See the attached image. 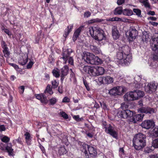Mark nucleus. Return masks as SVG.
I'll return each instance as SVG.
<instances>
[{
  "label": "nucleus",
  "instance_id": "13d9d810",
  "mask_svg": "<svg viewBox=\"0 0 158 158\" xmlns=\"http://www.w3.org/2000/svg\"><path fill=\"white\" fill-rule=\"evenodd\" d=\"M125 2V0H117V4L118 5H120L124 3Z\"/></svg>",
  "mask_w": 158,
  "mask_h": 158
},
{
  "label": "nucleus",
  "instance_id": "6e6552de",
  "mask_svg": "<svg viewBox=\"0 0 158 158\" xmlns=\"http://www.w3.org/2000/svg\"><path fill=\"white\" fill-rule=\"evenodd\" d=\"M124 92L122 86L114 87L109 90V94L111 96H116L121 95Z\"/></svg>",
  "mask_w": 158,
  "mask_h": 158
},
{
  "label": "nucleus",
  "instance_id": "c9c22d12",
  "mask_svg": "<svg viewBox=\"0 0 158 158\" xmlns=\"http://www.w3.org/2000/svg\"><path fill=\"white\" fill-rule=\"evenodd\" d=\"M58 70H53L52 71L53 76L56 78L59 77L60 75L59 73V72Z\"/></svg>",
  "mask_w": 158,
  "mask_h": 158
},
{
  "label": "nucleus",
  "instance_id": "49530a36",
  "mask_svg": "<svg viewBox=\"0 0 158 158\" xmlns=\"http://www.w3.org/2000/svg\"><path fill=\"white\" fill-rule=\"evenodd\" d=\"M34 62L30 60V61L28 63L27 65V68L28 69H31Z\"/></svg>",
  "mask_w": 158,
  "mask_h": 158
},
{
  "label": "nucleus",
  "instance_id": "864d4df0",
  "mask_svg": "<svg viewBox=\"0 0 158 158\" xmlns=\"http://www.w3.org/2000/svg\"><path fill=\"white\" fill-rule=\"evenodd\" d=\"M68 63L71 65H73V59L72 57H70L69 59Z\"/></svg>",
  "mask_w": 158,
  "mask_h": 158
},
{
  "label": "nucleus",
  "instance_id": "4468645a",
  "mask_svg": "<svg viewBox=\"0 0 158 158\" xmlns=\"http://www.w3.org/2000/svg\"><path fill=\"white\" fill-rule=\"evenodd\" d=\"M153 43L152 45V49L153 51H156L158 49V33H155L154 37L152 39Z\"/></svg>",
  "mask_w": 158,
  "mask_h": 158
},
{
  "label": "nucleus",
  "instance_id": "0e129e2a",
  "mask_svg": "<svg viewBox=\"0 0 158 158\" xmlns=\"http://www.w3.org/2000/svg\"><path fill=\"white\" fill-rule=\"evenodd\" d=\"M58 91L60 94H62L63 92V87L62 86H60L58 87Z\"/></svg>",
  "mask_w": 158,
  "mask_h": 158
},
{
  "label": "nucleus",
  "instance_id": "3c124183",
  "mask_svg": "<svg viewBox=\"0 0 158 158\" xmlns=\"http://www.w3.org/2000/svg\"><path fill=\"white\" fill-rule=\"evenodd\" d=\"M142 3L146 7L149 8L150 6L149 3L146 1H143Z\"/></svg>",
  "mask_w": 158,
  "mask_h": 158
},
{
  "label": "nucleus",
  "instance_id": "72a5a7b5",
  "mask_svg": "<svg viewBox=\"0 0 158 158\" xmlns=\"http://www.w3.org/2000/svg\"><path fill=\"white\" fill-rule=\"evenodd\" d=\"M67 152L66 149L64 147H60L59 150V153L60 155L65 154Z\"/></svg>",
  "mask_w": 158,
  "mask_h": 158
},
{
  "label": "nucleus",
  "instance_id": "774afa93",
  "mask_svg": "<svg viewBox=\"0 0 158 158\" xmlns=\"http://www.w3.org/2000/svg\"><path fill=\"white\" fill-rule=\"evenodd\" d=\"M150 158H158V154L156 155H152L150 156Z\"/></svg>",
  "mask_w": 158,
  "mask_h": 158
},
{
  "label": "nucleus",
  "instance_id": "f3484780",
  "mask_svg": "<svg viewBox=\"0 0 158 158\" xmlns=\"http://www.w3.org/2000/svg\"><path fill=\"white\" fill-rule=\"evenodd\" d=\"M105 131L106 133L109 134L114 138L117 137V135L116 132L114 130V127L110 124H108V127L105 130Z\"/></svg>",
  "mask_w": 158,
  "mask_h": 158
},
{
  "label": "nucleus",
  "instance_id": "9b49d317",
  "mask_svg": "<svg viewBox=\"0 0 158 158\" xmlns=\"http://www.w3.org/2000/svg\"><path fill=\"white\" fill-rule=\"evenodd\" d=\"M158 85L155 81L149 83L145 88V91L148 93L152 94L156 91Z\"/></svg>",
  "mask_w": 158,
  "mask_h": 158
},
{
  "label": "nucleus",
  "instance_id": "20e7f679",
  "mask_svg": "<svg viewBox=\"0 0 158 158\" xmlns=\"http://www.w3.org/2000/svg\"><path fill=\"white\" fill-rule=\"evenodd\" d=\"M143 96V92L136 90L127 93L125 94L124 97L125 101H129L138 99Z\"/></svg>",
  "mask_w": 158,
  "mask_h": 158
},
{
  "label": "nucleus",
  "instance_id": "69168bd1",
  "mask_svg": "<svg viewBox=\"0 0 158 158\" xmlns=\"http://www.w3.org/2000/svg\"><path fill=\"white\" fill-rule=\"evenodd\" d=\"M6 130V128L4 125H0V132L4 131Z\"/></svg>",
  "mask_w": 158,
  "mask_h": 158
},
{
  "label": "nucleus",
  "instance_id": "aec40b11",
  "mask_svg": "<svg viewBox=\"0 0 158 158\" xmlns=\"http://www.w3.org/2000/svg\"><path fill=\"white\" fill-rule=\"evenodd\" d=\"M35 96L37 99L40 100L42 102L46 103L47 101V97L44 94H36Z\"/></svg>",
  "mask_w": 158,
  "mask_h": 158
},
{
  "label": "nucleus",
  "instance_id": "052dcab7",
  "mask_svg": "<svg viewBox=\"0 0 158 158\" xmlns=\"http://www.w3.org/2000/svg\"><path fill=\"white\" fill-rule=\"evenodd\" d=\"M149 23L153 26H157L158 25V23L157 22L149 21Z\"/></svg>",
  "mask_w": 158,
  "mask_h": 158
},
{
  "label": "nucleus",
  "instance_id": "338daca9",
  "mask_svg": "<svg viewBox=\"0 0 158 158\" xmlns=\"http://www.w3.org/2000/svg\"><path fill=\"white\" fill-rule=\"evenodd\" d=\"M148 20H151L153 21H155L157 19V18L154 17H150L148 18Z\"/></svg>",
  "mask_w": 158,
  "mask_h": 158
},
{
  "label": "nucleus",
  "instance_id": "6e6d98bb",
  "mask_svg": "<svg viewBox=\"0 0 158 158\" xmlns=\"http://www.w3.org/2000/svg\"><path fill=\"white\" fill-rule=\"evenodd\" d=\"M152 60L154 61H158V56L155 54L153 55L152 56Z\"/></svg>",
  "mask_w": 158,
  "mask_h": 158
},
{
  "label": "nucleus",
  "instance_id": "c85d7f7f",
  "mask_svg": "<svg viewBox=\"0 0 158 158\" xmlns=\"http://www.w3.org/2000/svg\"><path fill=\"white\" fill-rule=\"evenodd\" d=\"M103 21V20L102 19L96 18L89 20L87 22L88 24H91L96 23H100Z\"/></svg>",
  "mask_w": 158,
  "mask_h": 158
},
{
  "label": "nucleus",
  "instance_id": "423d86ee",
  "mask_svg": "<svg viewBox=\"0 0 158 158\" xmlns=\"http://www.w3.org/2000/svg\"><path fill=\"white\" fill-rule=\"evenodd\" d=\"M138 31L135 27H131L126 33L127 39L130 42L132 41L138 35Z\"/></svg>",
  "mask_w": 158,
  "mask_h": 158
},
{
  "label": "nucleus",
  "instance_id": "603ef678",
  "mask_svg": "<svg viewBox=\"0 0 158 158\" xmlns=\"http://www.w3.org/2000/svg\"><path fill=\"white\" fill-rule=\"evenodd\" d=\"M61 116L65 119H67L68 118V116L67 114L64 112H62L60 113Z\"/></svg>",
  "mask_w": 158,
  "mask_h": 158
},
{
  "label": "nucleus",
  "instance_id": "393cba45",
  "mask_svg": "<svg viewBox=\"0 0 158 158\" xmlns=\"http://www.w3.org/2000/svg\"><path fill=\"white\" fill-rule=\"evenodd\" d=\"M104 80L105 84L111 83L113 82V78L109 76L104 77Z\"/></svg>",
  "mask_w": 158,
  "mask_h": 158
},
{
  "label": "nucleus",
  "instance_id": "f8f14e48",
  "mask_svg": "<svg viewBox=\"0 0 158 158\" xmlns=\"http://www.w3.org/2000/svg\"><path fill=\"white\" fill-rule=\"evenodd\" d=\"M28 60V53H22L20 54L19 58L18 60V62L19 64L22 65H25L27 62Z\"/></svg>",
  "mask_w": 158,
  "mask_h": 158
},
{
  "label": "nucleus",
  "instance_id": "680f3d73",
  "mask_svg": "<svg viewBox=\"0 0 158 158\" xmlns=\"http://www.w3.org/2000/svg\"><path fill=\"white\" fill-rule=\"evenodd\" d=\"M83 83H84V84L85 87H86L87 89L88 90H89V88L88 85V84H87V83L86 81L85 80H84Z\"/></svg>",
  "mask_w": 158,
  "mask_h": 158
},
{
  "label": "nucleus",
  "instance_id": "2eb2a0df",
  "mask_svg": "<svg viewBox=\"0 0 158 158\" xmlns=\"http://www.w3.org/2000/svg\"><path fill=\"white\" fill-rule=\"evenodd\" d=\"M154 123L152 120H145L141 123L142 127L147 129L154 127Z\"/></svg>",
  "mask_w": 158,
  "mask_h": 158
},
{
  "label": "nucleus",
  "instance_id": "dca6fc26",
  "mask_svg": "<svg viewBox=\"0 0 158 158\" xmlns=\"http://www.w3.org/2000/svg\"><path fill=\"white\" fill-rule=\"evenodd\" d=\"M105 72V70H86L90 76H96L103 75Z\"/></svg>",
  "mask_w": 158,
  "mask_h": 158
},
{
  "label": "nucleus",
  "instance_id": "e433bc0d",
  "mask_svg": "<svg viewBox=\"0 0 158 158\" xmlns=\"http://www.w3.org/2000/svg\"><path fill=\"white\" fill-rule=\"evenodd\" d=\"M45 92H47L50 94H53V92L51 87L50 85H48L47 86Z\"/></svg>",
  "mask_w": 158,
  "mask_h": 158
},
{
  "label": "nucleus",
  "instance_id": "b1692460",
  "mask_svg": "<svg viewBox=\"0 0 158 158\" xmlns=\"http://www.w3.org/2000/svg\"><path fill=\"white\" fill-rule=\"evenodd\" d=\"M133 14V11L130 9H125L123 10V14L124 15L130 16Z\"/></svg>",
  "mask_w": 158,
  "mask_h": 158
},
{
  "label": "nucleus",
  "instance_id": "cd10ccee",
  "mask_svg": "<svg viewBox=\"0 0 158 158\" xmlns=\"http://www.w3.org/2000/svg\"><path fill=\"white\" fill-rule=\"evenodd\" d=\"M26 141L28 145H30L31 140V137L30 136V134L28 132H26L24 134Z\"/></svg>",
  "mask_w": 158,
  "mask_h": 158
},
{
  "label": "nucleus",
  "instance_id": "412c9836",
  "mask_svg": "<svg viewBox=\"0 0 158 158\" xmlns=\"http://www.w3.org/2000/svg\"><path fill=\"white\" fill-rule=\"evenodd\" d=\"M73 28V25L71 24L68 26L66 28L65 30L63 36L66 38L69 35V33L71 32Z\"/></svg>",
  "mask_w": 158,
  "mask_h": 158
},
{
  "label": "nucleus",
  "instance_id": "f03ea898",
  "mask_svg": "<svg viewBox=\"0 0 158 158\" xmlns=\"http://www.w3.org/2000/svg\"><path fill=\"white\" fill-rule=\"evenodd\" d=\"M139 111L141 113V114L133 115L132 118L130 119V121L134 123H136L138 121H142L144 114L143 113L148 114H152L154 112V110L153 108L149 107H142L139 109Z\"/></svg>",
  "mask_w": 158,
  "mask_h": 158
},
{
  "label": "nucleus",
  "instance_id": "6ab92c4d",
  "mask_svg": "<svg viewBox=\"0 0 158 158\" xmlns=\"http://www.w3.org/2000/svg\"><path fill=\"white\" fill-rule=\"evenodd\" d=\"M83 27H84L82 26H80L75 31L72 37L74 42H75L77 40L81 31L83 30Z\"/></svg>",
  "mask_w": 158,
  "mask_h": 158
},
{
  "label": "nucleus",
  "instance_id": "0eeeda50",
  "mask_svg": "<svg viewBox=\"0 0 158 158\" xmlns=\"http://www.w3.org/2000/svg\"><path fill=\"white\" fill-rule=\"evenodd\" d=\"M133 115V112L129 110H119L117 113L118 118H127L131 117Z\"/></svg>",
  "mask_w": 158,
  "mask_h": 158
},
{
  "label": "nucleus",
  "instance_id": "7ed1b4c3",
  "mask_svg": "<svg viewBox=\"0 0 158 158\" xmlns=\"http://www.w3.org/2000/svg\"><path fill=\"white\" fill-rule=\"evenodd\" d=\"M89 32L91 36L95 40L101 41L106 39L104 31L99 27H91L89 28Z\"/></svg>",
  "mask_w": 158,
  "mask_h": 158
},
{
  "label": "nucleus",
  "instance_id": "a878e982",
  "mask_svg": "<svg viewBox=\"0 0 158 158\" xmlns=\"http://www.w3.org/2000/svg\"><path fill=\"white\" fill-rule=\"evenodd\" d=\"M94 62L92 64L99 65L103 63V60L97 56H95L94 60Z\"/></svg>",
  "mask_w": 158,
  "mask_h": 158
},
{
  "label": "nucleus",
  "instance_id": "4be33fe9",
  "mask_svg": "<svg viewBox=\"0 0 158 158\" xmlns=\"http://www.w3.org/2000/svg\"><path fill=\"white\" fill-rule=\"evenodd\" d=\"M90 50L95 54H99L100 52V50L99 48L94 45H91L89 46Z\"/></svg>",
  "mask_w": 158,
  "mask_h": 158
},
{
  "label": "nucleus",
  "instance_id": "39448f33",
  "mask_svg": "<svg viewBox=\"0 0 158 158\" xmlns=\"http://www.w3.org/2000/svg\"><path fill=\"white\" fill-rule=\"evenodd\" d=\"M82 151H84L85 158H95L97 153L96 149L92 146H89L87 144L83 145Z\"/></svg>",
  "mask_w": 158,
  "mask_h": 158
},
{
  "label": "nucleus",
  "instance_id": "de8ad7c7",
  "mask_svg": "<svg viewBox=\"0 0 158 158\" xmlns=\"http://www.w3.org/2000/svg\"><path fill=\"white\" fill-rule=\"evenodd\" d=\"M10 140V138L8 137L4 136L2 139V141L5 143H7Z\"/></svg>",
  "mask_w": 158,
  "mask_h": 158
},
{
  "label": "nucleus",
  "instance_id": "4c0bfd02",
  "mask_svg": "<svg viewBox=\"0 0 158 158\" xmlns=\"http://www.w3.org/2000/svg\"><path fill=\"white\" fill-rule=\"evenodd\" d=\"M129 106L127 103H124L121 104V108L122 109V110H128Z\"/></svg>",
  "mask_w": 158,
  "mask_h": 158
},
{
  "label": "nucleus",
  "instance_id": "79ce46f5",
  "mask_svg": "<svg viewBox=\"0 0 158 158\" xmlns=\"http://www.w3.org/2000/svg\"><path fill=\"white\" fill-rule=\"evenodd\" d=\"M153 135L156 137L158 136V127H155L152 131Z\"/></svg>",
  "mask_w": 158,
  "mask_h": 158
},
{
  "label": "nucleus",
  "instance_id": "c03bdc74",
  "mask_svg": "<svg viewBox=\"0 0 158 158\" xmlns=\"http://www.w3.org/2000/svg\"><path fill=\"white\" fill-rule=\"evenodd\" d=\"M152 146L155 148H158V138L153 141Z\"/></svg>",
  "mask_w": 158,
  "mask_h": 158
},
{
  "label": "nucleus",
  "instance_id": "5701e85b",
  "mask_svg": "<svg viewBox=\"0 0 158 158\" xmlns=\"http://www.w3.org/2000/svg\"><path fill=\"white\" fill-rule=\"evenodd\" d=\"M146 137L145 135L143 134L140 133L136 134L134 136V138L141 140H145Z\"/></svg>",
  "mask_w": 158,
  "mask_h": 158
},
{
  "label": "nucleus",
  "instance_id": "f257e3e1",
  "mask_svg": "<svg viewBox=\"0 0 158 158\" xmlns=\"http://www.w3.org/2000/svg\"><path fill=\"white\" fill-rule=\"evenodd\" d=\"M130 53V48L128 46L125 45L119 48L116 56L117 59L119 60V63H123L126 65H128L132 59Z\"/></svg>",
  "mask_w": 158,
  "mask_h": 158
},
{
  "label": "nucleus",
  "instance_id": "09e8293b",
  "mask_svg": "<svg viewBox=\"0 0 158 158\" xmlns=\"http://www.w3.org/2000/svg\"><path fill=\"white\" fill-rule=\"evenodd\" d=\"M91 13L89 11H87L85 12L84 15V16L85 18H88L91 15Z\"/></svg>",
  "mask_w": 158,
  "mask_h": 158
},
{
  "label": "nucleus",
  "instance_id": "e2e57ef3",
  "mask_svg": "<svg viewBox=\"0 0 158 158\" xmlns=\"http://www.w3.org/2000/svg\"><path fill=\"white\" fill-rule=\"evenodd\" d=\"M135 80L137 83L139 82L141 80V78L139 76H137L135 77Z\"/></svg>",
  "mask_w": 158,
  "mask_h": 158
},
{
  "label": "nucleus",
  "instance_id": "a211bd4d",
  "mask_svg": "<svg viewBox=\"0 0 158 158\" xmlns=\"http://www.w3.org/2000/svg\"><path fill=\"white\" fill-rule=\"evenodd\" d=\"M112 34L113 38L114 40H117L119 38L120 34L116 26H114L112 27Z\"/></svg>",
  "mask_w": 158,
  "mask_h": 158
},
{
  "label": "nucleus",
  "instance_id": "ea45409f",
  "mask_svg": "<svg viewBox=\"0 0 158 158\" xmlns=\"http://www.w3.org/2000/svg\"><path fill=\"white\" fill-rule=\"evenodd\" d=\"M96 82L98 83V82L100 84H104V77H99L98 78V79L96 80Z\"/></svg>",
  "mask_w": 158,
  "mask_h": 158
},
{
  "label": "nucleus",
  "instance_id": "c756f323",
  "mask_svg": "<svg viewBox=\"0 0 158 158\" xmlns=\"http://www.w3.org/2000/svg\"><path fill=\"white\" fill-rule=\"evenodd\" d=\"M123 10L122 9V7H120L116 8L114 11V14L116 15H121L122 13L123 14Z\"/></svg>",
  "mask_w": 158,
  "mask_h": 158
},
{
  "label": "nucleus",
  "instance_id": "9d476101",
  "mask_svg": "<svg viewBox=\"0 0 158 158\" xmlns=\"http://www.w3.org/2000/svg\"><path fill=\"white\" fill-rule=\"evenodd\" d=\"M73 52V50L71 48H69L65 47L63 48V52L61 54L62 58L64 61V63L66 64L68 60V58L69 56Z\"/></svg>",
  "mask_w": 158,
  "mask_h": 158
},
{
  "label": "nucleus",
  "instance_id": "2f4dec72",
  "mask_svg": "<svg viewBox=\"0 0 158 158\" xmlns=\"http://www.w3.org/2000/svg\"><path fill=\"white\" fill-rule=\"evenodd\" d=\"M11 145L10 143H8V144L7 146L5 148L6 149L9 153V154L11 155H12L13 151V150L11 147Z\"/></svg>",
  "mask_w": 158,
  "mask_h": 158
},
{
  "label": "nucleus",
  "instance_id": "a18cd8bd",
  "mask_svg": "<svg viewBox=\"0 0 158 158\" xmlns=\"http://www.w3.org/2000/svg\"><path fill=\"white\" fill-rule=\"evenodd\" d=\"M52 88L55 89L57 88L58 86L59 85V83L58 82H57L56 80H53L52 81Z\"/></svg>",
  "mask_w": 158,
  "mask_h": 158
},
{
  "label": "nucleus",
  "instance_id": "f704fd0d",
  "mask_svg": "<svg viewBox=\"0 0 158 158\" xmlns=\"http://www.w3.org/2000/svg\"><path fill=\"white\" fill-rule=\"evenodd\" d=\"M0 42L1 46L3 50L5 49H8L7 45L3 39L1 40Z\"/></svg>",
  "mask_w": 158,
  "mask_h": 158
},
{
  "label": "nucleus",
  "instance_id": "bb28decb",
  "mask_svg": "<svg viewBox=\"0 0 158 158\" xmlns=\"http://www.w3.org/2000/svg\"><path fill=\"white\" fill-rule=\"evenodd\" d=\"M42 31L40 30L37 33V35L36 36L34 43L35 44H38L39 43L40 40L41 38V36Z\"/></svg>",
  "mask_w": 158,
  "mask_h": 158
},
{
  "label": "nucleus",
  "instance_id": "1a4fd4ad",
  "mask_svg": "<svg viewBox=\"0 0 158 158\" xmlns=\"http://www.w3.org/2000/svg\"><path fill=\"white\" fill-rule=\"evenodd\" d=\"M133 146L134 148L137 150H139L146 146L145 140H141L133 138Z\"/></svg>",
  "mask_w": 158,
  "mask_h": 158
},
{
  "label": "nucleus",
  "instance_id": "58836bf2",
  "mask_svg": "<svg viewBox=\"0 0 158 158\" xmlns=\"http://www.w3.org/2000/svg\"><path fill=\"white\" fill-rule=\"evenodd\" d=\"M136 15L138 16H140L141 15V10L138 9L134 8L133 9V11Z\"/></svg>",
  "mask_w": 158,
  "mask_h": 158
},
{
  "label": "nucleus",
  "instance_id": "bf43d9fd",
  "mask_svg": "<svg viewBox=\"0 0 158 158\" xmlns=\"http://www.w3.org/2000/svg\"><path fill=\"white\" fill-rule=\"evenodd\" d=\"M108 124H107L106 122H103L102 123V127L103 128H104L106 130L107 128L108 127Z\"/></svg>",
  "mask_w": 158,
  "mask_h": 158
},
{
  "label": "nucleus",
  "instance_id": "a19ab883",
  "mask_svg": "<svg viewBox=\"0 0 158 158\" xmlns=\"http://www.w3.org/2000/svg\"><path fill=\"white\" fill-rule=\"evenodd\" d=\"M61 80H63V78L62 79L63 77L65 76H66L67 74H68V70H61Z\"/></svg>",
  "mask_w": 158,
  "mask_h": 158
},
{
  "label": "nucleus",
  "instance_id": "ddd939ff",
  "mask_svg": "<svg viewBox=\"0 0 158 158\" xmlns=\"http://www.w3.org/2000/svg\"><path fill=\"white\" fill-rule=\"evenodd\" d=\"M95 56L92 53L87 52L84 55L83 58L88 63L92 64L94 62Z\"/></svg>",
  "mask_w": 158,
  "mask_h": 158
},
{
  "label": "nucleus",
  "instance_id": "4d7b16f0",
  "mask_svg": "<svg viewBox=\"0 0 158 158\" xmlns=\"http://www.w3.org/2000/svg\"><path fill=\"white\" fill-rule=\"evenodd\" d=\"M69 101L70 99L67 97H64L62 100V102H68Z\"/></svg>",
  "mask_w": 158,
  "mask_h": 158
},
{
  "label": "nucleus",
  "instance_id": "8fccbe9b",
  "mask_svg": "<svg viewBox=\"0 0 158 158\" xmlns=\"http://www.w3.org/2000/svg\"><path fill=\"white\" fill-rule=\"evenodd\" d=\"M5 33L8 35L9 38H11V35L12 34L11 32L8 29H5Z\"/></svg>",
  "mask_w": 158,
  "mask_h": 158
},
{
  "label": "nucleus",
  "instance_id": "5fc2aeb1",
  "mask_svg": "<svg viewBox=\"0 0 158 158\" xmlns=\"http://www.w3.org/2000/svg\"><path fill=\"white\" fill-rule=\"evenodd\" d=\"M73 118L77 121H81V119H82V118H79V116L78 115H75L74 116H73Z\"/></svg>",
  "mask_w": 158,
  "mask_h": 158
},
{
  "label": "nucleus",
  "instance_id": "7c9ffc66",
  "mask_svg": "<svg viewBox=\"0 0 158 158\" xmlns=\"http://www.w3.org/2000/svg\"><path fill=\"white\" fill-rule=\"evenodd\" d=\"M106 21H123V19L122 18L117 17H113L112 18H109L108 19H106Z\"/></svg>",
  "mask_w": 158,
  "mask_h": 158
},
{
  "label": "nucleus",
  "instance_id": "473e14b6",
  "mask_svg": "<svg viewBox=\"0 0 158 158\" xmlns=\"http://www.w3.org/2000/svg\"><path fill=\"white\" fill-rule=\"evenodd\" d=\"M2 52L3 53L4 56L5 57L7 58H9L10 55V52L8 48V49H5L2 50Z\"/></svg>",
  "mask_w": 158,
  "mask_h": 158
},
{
  "label": "nucleus",
  "instance_id": "37998d69",
  "mask_svg": "<svg viewBox=\"0 0 158 158\" xmlns=\"http://www.w3.org/2000/svg\"><path fill=\"white\" fill-rule=\"evenodd\" d=\"M49 102L51 105H54L57 102V99L55 98H52L49 100Z\"/></svg>",
  "mask_w": 158,
  "mask_h": 158
}]
</instances>
